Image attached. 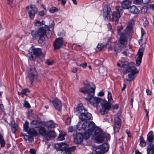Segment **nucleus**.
Wrapping results in <instances>:
<instances>
[{"instance_id":"obj_1","label":"nucleus","mask_w":154,"mask_h":154,"mask_svg":"<svg viewBox=\"0 0 154 154\" xmlns=\"http://www.w3.org/2000/svg\"><path fill=\"white\" fill-rule=\"evenodd\" d=\"M80 130L84 131L83 134L79 133L75 135L73 134L74 141L75 144L81 143L83 139H88L91 136L95 137L97 142L102 143L105 140H109V134L102 133L101 129L97 127L92 121L85 122L82 125Z\"/></svg>"},{"instance_id":"obj_2","label":"nucleus","mask_w":154,"mask_h":154,"mask_svg":"<svg viewBox=\"0 0 154 154\" xmlns=\"http://www.w3.org/2000/svg\"><path fill=\"white\" fill-rule=\"evenodd\" d=\"M80 91L82 93L88 94L89 96L86 98L90 103L94 107H97L99 103L104 100L98 97H94L95 91V88L91 87L90 85H87L86 87L79 89Z\"/></svg>"},{"instance_id":"obj_3","label":"nucleus","mask_w":154,"mask_h":154,"mask_svg":"<svg viewBox=\"0 0 154 154\" xmlns=\"http://www.w3.org/2000/svg\"><path fill=\"white\" fill-rule=\"evenodd\" d=\"M121 67L125 71V73L130 72L126 78L124 79L127 81L130 82L131 81L134 77V75L138 72L135 67H131L128 65V62H125L123 63Z\"/></svg>"},{"instance_id":"obj_4","label":"nucleus","mask_w":154,"mask_h":154,"mask_svg":"<svg viewBox=\"0 0 154 154\" xmlns=\"http://www.w3.org/2000/svg\"><path fill=\"white\" fill-rule=\"evenodd\" d=\"M31 34L33 40H35L38 37L39 42L42 43L45 40L46 35V30L44 28L41 27L38 28L37 31H32Z\"/></svg>"},{"instance_id":"obj_5","label":"nucleus","mask_w":154,"mask_h":154,"mask_svg":"<svg viewBox=\"0 0 154 154\" xmlns=\"http://www.w3.org/2000/svg\"><path fill=\"white\" fill-rule=\"evenodd\" d=\"M107 98L108 102L105 100L104 103H101L102 108L100 110V112L102 115L107 113L108 110H109L111 108L110 104L113 101L111 93L109 91H108Z\"/></svg>"},{"instance_id":"obj_6","label":"nucleus","mask_w":154,"mask_h":154,"mask_svg":"<svg viewBox=\"0 0 154 154\" xmlns=\"http://www.w3.org/2000/svg\"><path fill=\"white\" fill-rule=\"evenodd\" d=\"M30 50L29 58L31 60H35L36 57L41 59L45 56L44 54L42 52L40 48H35L32 46L30 47Z\"/></svg>"},{"instance_id":"obj_7","label":"nucleus","mask_w":154,"mask_h":154,"mask_svg":"<svg viewBox=\"0 0 154 154\" xmlns=\"http://www.w3.org/2000/svg\"><path fill=\"white\" fill-rule=\"evenodd\" d=\"M27 77L31 84L37 81L38 73L34 68H30L27 70Z\"/></svg>"},{"instance_id":"obj_8","label":"nucleus","mask_w":154,"mask_h":154,"mask_svg":"<svg viewBox=\"0 0 154 154\" xmlns=\"http://www.w3.org/2000/svg\"><path fill=\"white\" fill-rule=\"evenodd\" d=\"M116 11L113 12L112 14V20L115 22L116 24L119 23V19L122 13V9L119 6L116 7Z\"/></svg>"},{"instance_id":"obj_9","label":"nucleus","mask_w":154,"mask_h":154,"mask_svg":"<svg viewBox=\"0 0 154 154\" xmlns=\"http://www.w3.org/2000/svg\"><path fill=\"white\" fill-rule=\"evenodd\" d=\"M29 17L31 19H33L35 15L38 11L37 8L34 5H31L26 7Z\"/></svg>"},{"instance_id":"obj_10","label":"nucleus","mask_w":154,"mask_h":154,"mask_svg":"<svg viewBox=\"0 0 154 154\" xmlns=\"http://www.w3.org/2000/svg\"><path fill=\"white\" fill-rule=\"evenodd\" d=\"M29 122L26 121L24 124H23V128L25 132H27L28 133L34 135H36L38 134L37 131L35 130L34 128H37V126L33 127L32 128H29Z\"/></svg>"},{"instance_id":"obj_11","label":"nucleus","mask_w":154,"mask_h":154,"mask_svg":"<svg viewBox=\"0 0 154 154\" xmlns=\"http://www.w3.org/2000/svg\"><path fill=\"white\" fill-rule=\"evenodd\" d=\"M111 13V9L109 6L105 5L103 10V17L105 20H108L110 19Z\"/></svg>"},{"instance_id":"obj_12","label":"nucleus","mask_w":154,"mask_h":154,"mask_svg":"<svg viewBox=\"0 0 154 154\" xmlns=\"http://www.w3.org/2000/svg\"><path fill=\"white\" fill-rule=\"evenodd\" d=\"M114 123L115 125L113 127L114 131L118 132L121 126V121L118 115L115 116Z\"/></svg>"},{"instance_id":"obj_13","label":"nucleus","mask_w":154,"mask_h":154,"mask_svg":"<svg viewBox=\"0 0 154 154\" xmlns=\"http://www.w3.org/2000/svg\"><path fill=\"white\" fill-rule=\"evenodd\" d=\"M128 34H129L124 32L120 35V38L119 42L122 47H124L127 44L126 37Z\"/></svg>"},{"instance_id":"obj_14","label":"nucleus","mask_w":154,"mask_h":154,"mask_svg":"<svg viewBox=\"0 0 154 154\" xmlns=\"http://www.w3.org/2000/svg\"><path fill=\"white\" fill-rule=\"evenodd\" d=\"M143 47L140 48L139 50L137 53V57L136 60V64L137 66H139L141 62L142 59L144 51Z\"/></svg>"},{"instance_id":"obj_15","label":"nucleus","mask_w":154,"mask_h":154,"mask_svg":"<svg viewBox=\"0 0 154 154\" xmlns=\"http://www.w3.org/2000/svg\"><path fill=\"white\" fill-rule=\"evenodd\" d=\"M68 147V144L63 142L57 143L55 146V148L57 150L61 151V152Z\"/></svg>"},{"instance_id":"obj_16","label":"nucleus","mask_w":154,"mask_h":154,"mask_svg":"<svg viewBox=\"0 0 154 154\" xmlns=\"http://www.w3.org/2000/svg\"><path fill=\"white\" fill-rule=\"evenodd\" d=\"M51 102L55 108L57 110L60 111L62 109V104L60 100L57 99L52 100Z\"/></svg>"},{"instance_id":"obj_17","label":"nucleus","mask_w":154,"mask_h":154,"mask_svg":"<svg viewBox=\"0 0 154 154\" xmlns=\"http://www.w3.org/2000/svg\"><path fill=\"white\" fill-rule=\"evenodd\" d=\"M92 117L91 114L88 112L87 110L86 112L80 114L79 118L82 121H84V120L91 119Z\"/></svg>"},{"instance_id":"obj_18","label":"nucleus","mask_w":154,"mask_h":154,"mask_svg":"<svg viewBox=\"0 0 154 154\" xmlns=\"http://www.w3.org/2000/svg\"><path fill=\"white\" fill-rule=\"evenodd\" d=\"M62 38H57L54 42V47L55 49H58L61 48L63 44Z\"/></svg>"},{"instance_id":"obj_19","label":"nucleus","mask_w":154,"mask_h":154,"mask_svg":"<svg viewBox=\"0 0 154 154\" xmlns=\"http://www.w3.org/2000/svg\"><path fill=\"white\" fill-rule=\"evenodd\" d=\"M134 24V21L133 20H130L128 23L126 28L125 29L124 32L129 34Z\"/></svg>"},{"instance_id":"obj_20","label":"nucleus","mask_w":154,"mask_h":154,"mask_svg":"<svg viewBox=\"0 0 154 154\" xmlns=\"http://www.w3.org/2000/svg\"><path fill=\"white\" fill-rule=\"evenodd\" d=\"M87 110L84 108L82 104L81 103L78 104L76 109V112L81 114L86 112Z\"/></svg>"},{"instance_id":"obj_21","label":"nucleus","mask_w":154,"mask_h":154,"mask_svg":"<svg viewBox=\"0 0 154 154\" xmlns=\"http://www.w3.org/2000/svg\"><path fill=\"white\" fill-rule=\"evenodd\" d=\"M131 0H124L121 3L122 6L124 9H128L131 4Z\"/></svg>"},{"instance_id":"obj_22","label":"nucleus","mask_w":154,"mask_h":154,"mask_svg":"<svg viewBox=\"0 0 154 154\" xmlns=\"http://www.w3.org/2000/svg\"><path fill=\"white\" fill-rule=\"evenodd\" d=\"M56 135L55 133L53 130L48 131H47L45 136L47 140H48L52 137H54Z\"/></svg>"},{"instance_id":"obj_23","label":"nucleus","mask_w":154,"mask_h":154,"mask_svg":"<svg viewBox=\"0 0 154 154\" xmlns=\"http://www.w3.org/2000/svg\"><path fill=\"white\" fill-rule=\"evenodd\" d=\"M109 145L107 143H104L99 146V149L103 152L104 154L105 152H107L109 148Z\"/></svg>"},{"instance_id":"obj_24","label":"nucleus","mask_w":154,"mask_h":154,"mask_svg":"<svg viewBox=\"0 0 154 154\" xmlns=\"http://www.w3.org/2000/svg\"><path fill=\"white\" fill-rule=\"evenodd\" d=\"M147 154H154V146L151 143H150L147 148Z\"/></svg>"},{"instance_id":"obj_25","label":"nucleus","mask_w":154,"mask_h":154,"mask_svg":"<svg viewBox=\"0 0 154 154\" xmlns=\"http://www.w3.org/2000/svg\"><path fill=\"white\" fill-rule=\"evenodd\" d=\"M128 9L131 13L137 14L139 12V9L134 5L130 6Z\"/></svg>"},{"instance_id":"obj_26","label":"nucleus","mask_w":154,"mask_h":154,"mask_svg":"<svg viewBox=\"0 0 154 154\" xmlns=\"http://www.w3.org/2000/svg\"><path fill=\"white\" fill-rule=\"evenodd\" d=\"M154 139V135L153 132L152 131H150L149 132L147 135L146 141L151 143Z\"/></svg>"},{"instance_id":"obj_27","label":"nucleus","mask_w":154,"mask_h":154,"mask_svg":"<svg viewBox=\"0 0 154 154\" xmlns=\"http://www.w3.org/2000/svg\"><path fill=\"white\" fill-rule=\"evenodd\" d=\"M75 146L67 147L64 150L63 154H71L72 152L75 150Z\"/></svg>"},{"instance_id":"obj_28","label":"nucleus","mask_w":154,"mask_h":154,"mask_svg":"<svg viewBox=\"0 0 154 154\" xmlns=\"http://www.w3.org/2000/svg\"><path fill=\"white\" fill-rule=\"evenodd\" d=\"M47 126L48 128L50 129L57 127V125L56 124H55L53 121L51 120L48 122Z\"/></svg>"},{"instance_id":"obj_29","label":"nucleus","mask_w":154,"mask_h":154,"mask_svg":"<svg viewBox=\"0 0 154 154\" xmlns=\"http://www.w3.org/2000/svg\"><path fill=\"white\" fill-rule=\"evenodd\" d=\"M11 127L12 132H14L17 129V125L15 123L14 121H12L11 122Z\"/></svg>"},{"instance_id":"obj_30","label":"nucleus","mask_w":154,"mask_h":154,"mask_svg":"<svg viewBox=\"0 0 154 154\" xmlns=\"http://www.w3.org/2000/svg\"><path fill=\"white\" fill-rule=\"evenodd\" d=\"M139 145L142 147H145L146 145V143L142 136L140 137Z\"/></svg>"},{"instance_id":"obj_31","label":"nucleus","mask_w":154,"mask_h":154,"mask_svg":"<svg viewBox=\"0 0 154 154\" xmlns=\"http://www.w3.org/2000/svg\"><path fill=\"white\" fill-rule=\"evenodd\" d=\"M65 135L66 133L64 132H60L58 137L57 138V140L60 141L64 140Z\"/></svg>"},{"instance_id":"obj_32","label":"nucleus","mask_w":154,"mask_h":154,"mask_svg":"<svg viewBox=\"0 0 154 154\" xmlns=\"http://www.w3.org/2000/svg\"><path fill=\"white\" fill-rule=\"evenodd\" d=\"M45 23V21L44 20H42L41 22L39 20H35L34 22V23L35 26H37L44 25Z\"/></svg>"},{"instance_id":"obj_33","label":"nucleus","mask_w":154,"mask_h":154,"mask_svg":"<svg viewBox=\"0 0 154 154\" xmlns=\"http://www.w3.org/2000/svg\"><path fill=\"white\" fill-rule=\"evenodd\" d=\"M54 21H52L51 24H50L49 26L45 25L44 28L45 29H47L48 30H50V29H52L53 30L54 27Z\"/></svg>"},{"instance_id":"obj_34","label":"nucleus","mask_w":154,"mask_h":154,"mask_svg":"<svg viewBox=\"0 0 154 154\" xmlns=\"http://www.w3.org/2000/svg\"><path fill=\"white\" fill-rule=\"evenodd\" d=\"M37 130H38L40 134L43 136H45L47 131H46L45 128L44 127H42L39 128H38Z\"/></svg>"},{"instance_id":"obj_35","label":"nucleus","mask_w":154,"mask_h":154,"mask_svg":"<svg viewBox=\"0 0 154 154\" xmlns=\"http://www.w3.org/2000/svg\"><path fill=\"white\" fill-rule=\"evenodd\" d=\"M24 138L26 140H27V139L30 143H31L33 140V137L31 136L25 135L24 136Z\"/></svg>"},{"instance_id":"obj_36","label":"nucleus","mask_w":154,"mask_h":154,"mask_svg":"<svg viewBox=\"0 0 154 154\" xmlns=\"http://www.w3.org/2000/svg\"><path fill=\"white\" fill-rule=\"evenodd\" d=\"M0 144H1V146L3 147L5 146V141L3 138L2 136L0 134Z\"/></svg>"},{"instance_id":"obj_37","label":"nucleus","mask_w":154,"mask_h":154,"mask_svg":"<svg viewBox=\"0 0 154 154\" xmlns=\"http://www.w3.org/2000/svg\"><path fill=\"white\" fill-rule=\"evenodd\" d=\"M92 154H104L103 152L100 151V149H97L96 150H93Z\"/></svg>"},{"instance_id":"obj_38","label":"nucleus","mask_w":154,"mask_h":154,"mask_svg":"<svg viewBox=\"0 0 154 154\" xmlns=\"http://www.w3.org/2000/svg\"><path fill=\"white\" fill-rule=\"evenodd\" d=\"M76 129L77 128L75 127H70L68 129V131L69 132H72L75 131Z\"/></svg>"},{"instance_id":"obj_39","label":"nucleus","mask_w":154,"mask_h":154,"mask_svg":"<svg viewBox=\"0 0 154 154\" xmlns=\"http://www.w3.org/2000/svg\"><path fill=\"white\" fill-rule=\"evenodd\" d=\"M58 10L57 8L54 7H52L49 9V11L50 13H54L56 11H57Z\"/></svg>"},{"instance_id":"obj_40","label":"nucleus","mask_w":154,"mask_h":154,"mask_svg":"<svg viewBox=\"0 0 154 154\" xmlns=\"http://www.w3.org/2000/svg\"><path fill=\"white\" fill-rule=\"evenodd\" d=\"M29 89L27 88H25L22 90L20 92H18V93H20V94H24L26 95L27 94H26V92H29Z\"/></svg>"},{"instance_id":"obj_41","label":"nucleus","mask_w":154,"mask_h":154,"mask_svg":"<svg viewBox=\"0 0 154 154\" xmlns=\"http://www.w3.org/2000/svg\"><path fill=\"white\" fill-rule=\"evenodd\" d=\"M104 47V45L102 43H99L97 46V48L99 50H100Z\"/></svg>"},{"instance_id":"obj_42","label":"nucleus","mask_w":154,"mask_h":154,"mask_svg":"<svg viewBox=\"0 0 154 154\" xmlns=\"http://www.w3.org/2000/svg\"><path fill=\"white\" fill-rule=\"evenodd\" d=\"M143 2V0H134V3L137 5H141Z\"/></svg>"},{"instance_id":"obj_43","label":"nucleus","mask_w":154,"mask_h":154,"mask_svg":"<svg viewBox=\"0 0 154 154\" xmlns=\"http://www.w3.org/2000/svg\"><path fill=\"white\" fill-rule=\"evenodd\" d=\"M24 106L27 108H30V106L28 102L26 100H25L24 102Z\"/></svg>"},{"instance_id":"obj_44","label":"nucleus","mask_w":154,"mask_h":154,"mask_svg":"<svg viewBox=\"0 0 154 154\" xmlns=\"http://www.w3.org/2000/svg\"><path fill=\"white\" fill-rule=\"evenodd\" d=\"M53 63V62L52 60H47L45 62V63L48 65H52Z\"/></svg>"},{"instance_id":"obj_45","label":"nucleus","mask_w":154,"mask_h":154,"mask_svg":"<svg viewBox=\"0 0 154 154\" xmlns=\"http://www.w3.org/2000/svg\"><path fill=\"white\" fill-rule=\"evenodd\" d=\"M71 118H67L65 121L66 124L67 125H69L71 122Z\"/></svg>"},{"instance_id":"obj_46","label":"nucleus","mask_w":154,"mask_h":154,"mask_svg":"<svg viewBox=\"0 0 154 154\" xmlns=\"http://www.w3.org/2000/svg\"><path fill=\"white\" fill-rule=\"evenodd\" d=\"M125 132L128 137H131V134L129 130L128 129H127L126 130Z\"/></svg>"},{"instance_id":"obj_47","label":"nucleus","mask_w":154,"mask_h":154,"mask_svg":"<svg viewBox=\"0 0 154 154\" xmlns=\"http://www.w3.org/2000/svg\"><path fill=\"white\" fill-rule=\"evenodd\" d=\"M146 92L147 95H150L152 94L151 91L149 89H146Z\"/></svg>"},{"instance_id":"obj_48","label":"nucleus","mask_w":154,"mask_h":154,"mask_svg":"<svg viewBox=\"0 0 154 154\" xmlns=\"http://www.w3.org/2000/svg\"><path fill=\"white\" fill-rule=\"evenodd\" d=\"M30 152L31 154H35V149H31L30 150Z\"/></svg>"},{"instance_id":"obj_49","label":"nucleus","mask_w":154,"mask_h":154,"mask_svg":"<svg viewBox=\"0 0 154 154\" xmlns=\"http://www.w3.org/2000/svg\"><path fill=\"white\" fill-rule=\"evenodd\" d=\"M72 71L74 73H75L77 71V69L75 67H73L71 69Z\"/></svg>"},{"instance_id":"obj_50","label":"nucleus","mask_w":154,"mask_h":154,"mask_svg":"<svg viewBox=\"0 0 154 154\" xmlns=\"http://www.w3.org/2000/svg\"><path fill=\"white\" fill-rule=\"evenodd\" d=\"M107 26L109 30H111L112 28V26L110 23H109L107 24Z\"/></svg>"},{"instance_id":"obj_51","label":"nucleus","mask_w":154,"mask_h":154,"mask_svg":"<svg viewBox=\"0 0 154 154\" xmlns=\"http://www.w3.org/2000/svg\"><path fill=\"white\" fill-rule=\"evenodd\" d=\"M0 109L2 111L4 110V107L3 104L2 103L0 104Z\"/></svg>"},{"instance_id":"obj_52","label":"nucleus","mask_w":154,"mask_h":154,"mask_svg":"<svg viewBox=\"0 0 154 154\" xmlns=\"http://www.w3.org/2000/svg\"><path fill=\"white\" fill-rule=\"evenodd\" d=\"M150 1V0H144V1H143V2L144 4H148L149 3Z\"/></svg>"},{"instance_id":"obj_53","label":"nucleus","mask_w":154,"mask_h":154,"mask_svg":"<svg viewBox=\"0 0 154 154\" xmlns=\"http://www.w3.org/2000/svg\"><path fill=\"white\" fill-rule=\"evenodd\" d=\"M80 66H81L82 67H83L84 68H85L86 67L87 64L86 63H85L82 64H81L80 65Z\"/></svg>"},{"instance_id":"obj_54","label":"nucleus","mask_w":154,"mask_h":154,"mask_svg":"<svg viewBox=\"0 0 154 154\" xmlns=\"http://www.w3.org/2000/svg\"><path fill=\"white\" fill-rule=\"evenodd\" d=\"M123 29V27L122 26H121L120 27H119L118 28L117 31H118V32L119 33V32H120V30L121 29Z\"/></svg>"},{"instance_id":"obj_55","label":"nucleus","mask_w":154,"mask_h":154,"mask_svg":"<svg viewBox=\"0 0 154 154\" xmlns=\"http://www.w3.org/2000/svg\"><path fill=\"white\" fill-rule=\"evenodd\" d=\"M104 94V93L102 91L99 92L98 94V95L100 96H102Z\"/></svg>"},{"instance_id":"obj_56","label":"nucleus","mask_w":154,"mask_h":154,"mask_svg":"<svg viewBox=\"0 0 154 154\" xmlns=\"http://www.w3.org/2000/svg\"><path fill=\"white\" fill-rule=\"evenodd\" d=\"M39 15L41 16H43L44 15V12L43 11H41L39 12Z\"/></svg>"},{"instance_id":"obj_57","label":"nucleus","mask_w":154,"mask_h":154,"mask_svg":"<svg viewBox=\"0 0 154 154\" xmlns=\"http://www.w3.org/2000/svg\"><path fill=\"white\" fill-rule=\"evenodd\" d=\"M59 1H61L62 5H64L66 3V1L65 0H58Z\"/></svg>"},{"instance_id":"obj_58","label":"nucleus","mask_w":154,"mask_h":154,"mask_svg":"<svg viewBox=\"0 0 154 154\" xmlns=\"http://www.w3.org/2000/svg\"><path fill=\"white\" fill-rule=\"evenodd\" d=\"M37 122L36 121L34 120L31 123V124L32 125H37Z\"/></svg>"},{"instance_id":"obj_59","label":"nucleus","mask_w":154,"mask_h":154,"mask_svg":"<svg viewBox=\"0 0 154 154\" xmlns=\"http://www.w3.org/2000/svg\"><path fill=\"white\" fill-rule=\"evenodd\" d=\"M150 8L154 11V4H151L149 5Z\"/></svg>"},{"instance_id":"obj_60","label":"nucleus","mask_w":154,"mask_h":154,"mask_svg":"<svg viewBox=\"0 0 154 154\" xmlns=\"http://www.w3.org/2000/svg\"><path fill=\"white\" fill-rule=\"evenodd\" d=\"M126 85L125 84H124L123 85V87L121 89V91H123L126 88Z\"/></svg>"},{"instance_id":"obj_61","label":"nucleus","mask_w":154,"mask_h":154,"mask_svg":"<svg viewBox=\"0 0 154 154\" xmlns=\"http://www.w3.org/2000/svg\"><path fill=\"white\" fill-rule=\"evenodd\" d=\"M141 36H142L145 34V32L143 30V29H141Z\"/></svg>"},{"instance_id":"obj_62","label":"nucleus","mask_w":154,"mask_h":154,"mask_svg":"<svg viewBox=\"0 0 154 154\" xmlns=\"http://www.w3.org/2000/svg\"><path fill=\"white\" fill-rule=\"evenodd\" d=\"M13 0H7V2L8 4H11L12 3Z\"/></svg>"},{"instance_id":"obj_63","label":"nucleus","mask_w":154,"mask_h":154,"mask_svg":"<svg viewBox=\"0 0 154 154\" xmlns=\"http://www.w3.org/2000/svg\"><path fill=\"white\" fill-rule=\"evenodd\" d=\"M118 104H116L113 106V108L115 109H117L118 108Z\"/></svg>"},{"instance_id":"obj_64","label":"nucleus","mask_w":154,"mask_h":154,"mask_svg":"<svg viewBox=\"0 0 154 154\" xmlns=\"http://www.w3.org/2000/svg\"><path fill=\"white\" fill-rule=\"evenodd\" d=\"M135 154H142V153L140 152L138 150H136L135 151Z\"/></svg>"}]
</instances>
